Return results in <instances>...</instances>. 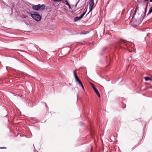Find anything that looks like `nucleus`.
I'll list each match as a JSON object with an SVG mask.
<instances>
[{
    "label": "nucleus",
    "instance_id": "9",
    "mask_svg": "<svg viewBox=\"0 0 152 152\" xmlns=\"http://www.w3.org/2000/svg\"><path fill=\"white\" fill-rule=\"evenodd\" d=\"M89 33L88 31H83L81 32L80 34H86Z\"/></svg>",
    "mask_w": 152,
    "mask_h": 152
},
{
    "label": "nucleus",
    "instance_id": "27",
    "mask_svg": "<svg viewBox=\"0 0 152 152\" xmlns=\"http://www.w3.org/2000/svg\"><path fill=\"white\" fill-rule=\"evenodd\" d=\"M106 49V48H103V50H104L105 49Z\"/></svg>",
    "mask_w": 152,
    "mask_h": 152
},
{
    "label": "nucleus",
    "instance_id": "16",
    "mask_svg": "<svg viewBox=\"0 0 152 152\" xmlns=\"http://www.w3.org/2000/svg\"><path fill=\"white\" fill-rule=\"evenodd\" d=\"M121 43H125V44L126 42V41L125 40H121Z\"/></svg>",
    "mask_w": 152,
    "mask_h": 152
},
{
    "label": "nucleus",
    "instance_id": "2",
    "mask_svg": "<svg viewBox=\"0 0 152 152\" xmlns=\"http://www.w3.org/2000/svg\"><path fill=\"white\" fill-rule=\"evenodd\" d=\"M45 6L44 4L33 5L32 6V8L34 10L41 11L44 9L45 8Z\"/></svg>",
    "mask_w": 152,
    "mask_h": 152
},
{
    "label": "nucleus",
    "instance_id": "15",
    "mask_svg": "<svg viewBox=\"0 0 152 152\" xmlns=\"http://www.w3.org/2000/svg\"><path fill=\"white\" fill-rule=\"evenodd\" d=\"M76 82H77L79 86H80V85H81L82 84V82H81V81L80 80V79L78 80L77 81H76Z\"/></svg>",
    "mask_w": 152,
    "mask_h": 152
},
{
    "label": "nucleus",
    "instance_id": "14",
    "mask_svg": "<svg viewBox=\"0 0 152 152\" xmlns=\"http://www.w3.org/2000/svg\"><path fill=\"white\" fill-rule=\"evenodd\" d=\"M86 11H85L83 13L80 15V18H83V16H84V15H85V14H86Z\"/></svg>",
    "mask_w": 152,
    "mask_h": 152
},
{
    "label": "nucleus",
    "instance_id": "7",
    "mask_svg": "<svg viewBox=\"0 0 152 152\" xmlns=\"http://www.w3.org/2000/svg\"><path fill=\"white\" fill-rule=\"evenodd\" d=\"M81 19L82 18H80V16L79 17H76L74 18V20L75 21H77Z\"/></svg>",
    "mask_w": 152,
    "mask_h": 152
},
{
    "label": "nucleus",
    "instance_id": "23",
    "mask_svg": "<svg viewBox=\"0 0 152 152\" xmlns=\"http://www.w3.org/2000/svg\"><path fill=\"white\" fill-rule=\"evenodd\" d=\"M149 0H145V1H148ZM149 2H152V0H150Z\"/></svg>",
    "mask_w": 152,
    "mask_h": 152
},
{
    "label": "nucleus",
    "instance_id": "22",
    "mask_svg": "<svg viewBox=\"0 0 152 152\" xmlns=\"http://www.w3.org/2000/svg\"><path fill=\"white\" fill-rule=\"evenodd\" d=\"M67 5L68 6L69 9H71V7L69 3Z\"/></svg>",
    "mask_w": 152,
    "mask_h": 152
},
{
    "label": "nucleus",
    "instance_id": "8",
    "mask_svg": "<svg viewBox=\"0 0 152 152\" xmlns=\"http://www.w3.org/2000/svg\"><path fill=\"white\" fill-rule=\"evenodd\" d=\"M145 80L146 81H148L149 80H150L151 81H152V79L151 78L148 77H145Z\"/></svg>",
    "mask_w": 152,
    "mask_h": 152
},
{
    "label": "nucleus",
    "instance_id": "30",
    "mask_svg": "<svg viewBox=\"0 0 152 152\" xmlns=\"http://www.w3.org/2000/svg\"><path fill=\"white\" fill-rule=\"evenodd\" d=\"M150 88H152V86H151Z\"/></svg>",
    "mask_w": 152,
    "mask_h": 152
},
{
    "label": "nucleus",
    "instance_id": "4",
    "mask_svg": "<svg viewBox=\"0 0 152 152\" xmlns=\"http://www.w3.org/2000/svg\"><path fill=\"white\" fill-rule=\"evenodd\" d=\"M148 2L146 4V7H145V11H144V15H142L141 17L140 18V20L141 19H142V20L145 17V16L146 17V16H145V15H146V13L147 12V7H148Z\"/></svg>",
    "mask_w": 152,
    "mask_h": 152
},
{
    "label": "nucleus",
    "instance_id": "24",
    "mask_svg": "<svg viewBox=\"0 0 152 152\" xmlns=\"http://www.w3.org/2000/svg\"><path fill=\"white\" fill-rule=\"evenodd\" d=\"M6 147H1L0 148V149H6Z\"/></svg>",
    "mask_w": 152,
    "mask_h": 152
},
{
    "label": "nucleus",
    "instance_id": "12",
    "mask_svg": "<svg viewBox=\"0 0 152 152\" xmlns=\"http://www.w3.org/2000/svg\"><path fill=\"white\" fill-rule=\"evenodd\" d=\"M137 9H135V11H134V15H133V16L132 17V20H133L134 19V16L135 15V14H136V12H137Z\"/></svg>",
    "mask_w": 152,
    "mask_h": 152
},
{
    "label": "nucleus",
    "instance_id": "13",
    "mask_svg": "<svg viewBox=\"0 0 152 152\" xmlns=\"http://www.w3.org/2000/svg\"><path fill=\"white\" fill-rule=\"evenodd\" d=\"M62 3H64V4H66V5H67L69 3L66 0H65V1H62Z\"/></svg>",
    "mask_w": 152,
    "mask_h": 152
},
{
    "label": "nucleus",
    "instance_id": "31",
    "mask_svg": "<svg viewBox=\"0 0 152 152\" xmlns=\"http://www.w3.org/2000/svg\"><path fill=\"white\" fill-rule=\"evenodd\" d=\"M58 3H57V4H56V6H58Z\"/></svg>",
    "mask_w": 152,
    "mask_h": 152
},
{
    "label": "nucleus",
    "instance_id": "11",
    "mask_svg": "<svg viewBox=\"0 0 152 152\" xmlns=\"http://www.w3.org/2000/svg\"><path fill=\"white\" fill-rule=\"evenodd\" d=\"M106 61L107 63L108 62H109L110 61V57L108 56H106Z\"/></svg>",
    "mask_w": 152,
    "mask_h": 152
},
{
    "label": "nucleus",
    "instance_id": "29",
    "mask_svg": "<svg viewBox=\"0 0 152 152\" xmlns=\"http://www.w3.org/2000/svg\"><path fill=\"white\" fill-rule=\"evenodd\" d=\"M33 145H34V149H35V148L34 146V144H33Z\"/></svg>",
    "mask_w": 152,
    "mask_h": 152
},
{
    "label": "nucleus",
    "instance_id": "5",
    "mask_svg": "<svg viewBox=\"0 0 152 152\" xmlns=\"http://www.w3.org/2000/svg\"><path fill=\"white\" fill-rule=\"evenodd\" d=\"M75 72H76L75 70H74V71L73 74H74V77L75 78V81L76 82L79 79V78H78L77 76L76 75V74Z\"/></svg>",
    "mask_w": 152,
    "mask_h": 152
},
{
    "label": "nucleus",
    "instance_id": "20",
    "mask_svg": "<svg viewBox=\"0 0 152 152\" xmlns=\"http://www.w3.org/2000/svg\"><path fill=\"white\" fill-rule=\"evenodd\" d=\"M80 86L82 88H83V90H84V87L83 86V85L82 83L81 85H80Z\"/></svg>",
    "mask_w": 152,
    "mask_h": 152
},
{
    "label": "nucleus",
    "instance_id": "3",
    "mask_svg": "<svg viewBox=\"0 0 152 152\" xmlns=\"http://www.w3.org/2000/svg\"><path fill=\"white\" fill-rule=\"evenodd\" d=\"M89 4L90 11H91L93 9V7L94 5V0H89Z\"/></svg>",
    "mask_w": 152,
    "mask_h": 152
},
{
    "label": "nucleus",
    "instance_id": "19",
    "mask_svg": "<svg viewBox=\"0 0 152 152\" xmlns=\"http://www.w3.org/2000/svg\"><path fill=\"white\" fill-rule=\"evenodd\" d=\"M80 86L82 88H83V90H84V87L83 86V85L82 83L81 85H80Z\"/></svg>",
    "mask_w": 152,
    "mask_h": 152
},
{
    "label": "nucleus",
    "instance_id": "18",
    "mask_svg": "<svg viewBox=\"0 0 152 152\" xmlns=\"http://www.w3.org/2000/svg\"><path fill=\"white\" fill-rule=\"evenodd\" d=\"M96 94H97V95L99 97H100V94H99L98 91H97V92H96Z\"/></svg>",
    "mask_w": 152,
    "mask_h": 152
},
{
    "label": "nucleus",
    "instance_id": "21",
    "mask_svg": "<svg viewBox=\"0 0 152 152\" xmlns=\"http://www.w3.org/2000/svg\"><path fill=\"white\" fill-rule=\"evenodd\" d=\"M67 5L68 6L69 9H71V7L69 3Z\"/></svg>",
    "mask_w": 152,
    "mask_h": 152
},
{
    "label": "nucleus",
    "instance_id": "17",
    "mask_svg": "<svg viewBox=\"0 0 152 152\" xmlns=\"http://www.w3.org/2000/svg\"><path fill=\"white\" fill-rule=\"evenodd\" d=\"M28 106L30 107H32L33 106V104H32L31 102H29L28 104Z\"/></svg>",
    "mask_w": 152,
    "mask_h": 152
},
{
    "label": "nucleus",
    "instance_id": "6",
    "mask_svg": "<svg viewBox=\"0 0 152 152\" xmlns=\"http://www.w3.org/2000/svg\"><path fill=\"white\" fill-rule=\"evenodd\" d=\"M90 84H91V85L92 86V87L93 89H94V90L95 92H97V91H98V90L96 88H95V87L91 83Z\"/></svg>",
    "mask_w": 152,
    "mask_h": 152
},
{
    "label": "nucleus",
    "instance_id": "25",
    "mask_svg": "<svg viewBox=\"0 0 152 152\" xmlns=\"http://www.w3.org/2000/svg\"><path fill=\"white\" fill-rule=\"evenodd\" d=\"M139 7H138V6L137 5L136 9H137H137H139Z\"/></svg>",
    "mask_w": 152,
    "mask_h": 152
},
{
    "label": "nucleus",
    "instance_id": "1",
    "mask_svg": "<svg viewBox=\"0 0 152 152\" xmlns=\"http://www.w3.org/2000/svg\"><path fill=\"white\" fill-rule=\"evenodd\" d=\"M33 13H31V16L36 21L39 22L41 20V17L37 12H33Z\"/></svg>",
    "mask_w": 152,
    "mask_h": 152
},
{
    "label": "nucleus",
    "instance_id": "26",
    "mask_svg": "<svg viewBox=\"0 0 152 152\" xmlns=\"http://www.w3.org/2000/svg\"><path fill=\"white\" fill-rule=\"evenodd\" d=\"M45 106H46L47 107V106L46 104V103H45Z\"/></svg>",
    "mask_w": 152,
    "mask_h": 152
},
{
    "label": "nucleus",
    "instance_id": "10",
    "mask_svg": "<svg viewBox=\"0 0 152 152\" xmlns=\"http://www.w3.org/2000/svg\"><path fill=\"white\" fill-rule=\"evenodd\" d=\"M152 12V7L150 8L149 9V12L148 14H147V15H148L151 14Z\"/></svg>",
    "mask_w": 152,
    "mask_h": 152
},
{
    "label": "nucleus",
    "instance_id": "28",
    "mask_svg": "<svg viewBox=\"0 0 152 152\" xmlns=\"http://www.w3.org/2000/svg\"><path fill=\"white\" fill-rule=\"evenodd\" d=\"M89 13V12H88L86 15V16H87V15Z\"/></svg>",
    "mask_w": 152,
    "mask_h": 152
},
{
    "label": "nucleus",
    "instance_id": "32",
    "mask_svg": "<svg viewBox=\"0 0 152 152\" xmlns=\"http://www.w3.org/2000/svg\"><path fill=\"white\" fill-rule=\"evenodd\" d=\"M90 11H89V12H90Z\"/></svg>",
    "mask_w": 152,
    "mask_h": 152
}]
</instances>
